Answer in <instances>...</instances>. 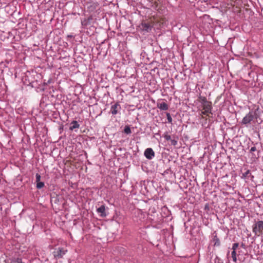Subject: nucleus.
I'll return each mask as SVG.
<instances>
[{"label": "nucleus", "mask_w": 263, "mask_h": 263, "mask_svg": "<svg viewBox=\"0 0 263 263\" xmlns=\"http://www.w3.org/2000/svg\"><path fill=\"white\" fill-rule=\"evenodd\" d=\"M171 143L172 145L175 146L177 144V140L175 139L171 140Z\"/></svg>", "instance_id": "20"}, {"label": "nucleus", "mask_w": 263, "mask_h": 263, "mask_svg": "<svg viewBox=\"0 0 263 263\" xmlns=\"http://www.w3.org/2000/svg\"><path fill=\"white\" fill-rule=\"evenodd\" d=\"M202 108L204 111L201 112V114L208 116L209 113H211L212 109V103L207 104H203V105H202Z\"/></svg>", "instance_id": "6"}, {"label": "nucleus", "mask_w": 263, "mask_h": 263, "mask_svg": "<svg viewBox=\"0 0 263 263\" xmlns=\"http://www.w3.org/2000/svg\"><path fill=\"white\" fill-rule=\"evenodd\" d=\"M153 25L151 23L146 22H142L139 26V29L142 31L149 32L151 31Z\"/></svg>", "instance_id": "3"}, {"label": "nucleus", "mask_w": 263, "mask_h": 263, "mask_svg": "<svg viewBox=\"0 0 263 263\" xmlns=\"http://www.w3.org/2000/svg\"><path fill=\"white\" fill-rule=\"evenodd\" d=\"M253 232L257 236L263 234V221H258L253 226Z\"/></svg>", "instance_id": "1"}, {"label": "nucleus", "mask_w": 263, "mask_h": 263, "mask_svg": "<svg viewBox=\"0 0 263 263\" xmlns=\"http://www.w3.org/2000/svg\"><path fill=\"white\" fill-rule=\"evenodd\" d=\"M245 245H244V244H243V243H242V244L241 245V247H243V248H245Z\"/></svg>", "instance_id": "24"}, {"label": "nucleus", "mask_w": 263, "mask_h": 263, "mask_svg": "<svg viewBox=\"0 0 263 263\" xmlns=\"http://www.w3.org/2000/svg\"><path fill=\"white\" fill-rule=\"evenodd\" d=\"M157 107L161 110H166L168 108V105L165 102L157 103Z\"/></svg>", "instance_id": "9"}, {"label": "nucleus", "mask_w": 263, "mask_h": 263, "mask_svg": "<svg viewBox=\"0 0 263 263\" xmlns=\"http://www.w3.org/2000/svg\"><path fill=\"white\" fill-rule=\"evenodd\" d=\"M232 257L233 258V260L234 261V262H236L237 261V257H236V251L235 250H233V251L232 252Z\"/></svg>", "instance_id": "13"}, {"label": "nucleus", "mask_w": 263, "mask_h": 263, "mask_svg": "<svg viewBox=\"0 0 263 263\" xmlns=\"http://www.w3.org/2000/svg\"><path fill=\"white\" fill-rule=\"evenodd\" d=\"M35 178H36V182L40 181L41 176L39 174H37V173L36 174Z\"/></svg>", "instance_id": "21"}, {"label": "nucleus", "mask_w": 263, "mask_h": 263, "mask_svg": "<svg viewBox=\"0 0 263 263\" xmlns=\"http://www.w3.org/2000/svg\"><path fill=\"white\" fill-rule=\"evenodd\" d=\"M166 117H167L168 122L170 123H172V118L171 114L170 113H168V112L166 113Z\"/></svg>", "instance_id": "17"}, {"label": "nucleus", "mask_w": 263, "mask_h": 263, "mask_svg": "<svg viewBox=\"0 0 263 263\" xmlns=\"http://www.w3.org/2000/svg\"><path fill=\"white\" fill-rule=\"evenodd\" d=\"M124 132L126 134H130L132 133L131 129L128 126H126L124 128Z\"/></svg>", "instance_id": "14"}, {"label": "nucleus", "mask_w": 263, "mask_h": 263, "mask_svg": "<svg viewBox=\"0 0 263 263\" xmlns=\"http://www.w3.org/2000/svg\"><path fill=\"white\" fill-rule=\"evenodd\" d=\"M121 109V106L118 102L116 103L115 104L111 105L110 107V112L112 115H115L117 114L119 111Z\"/></svg>", "instance_id": "7"}, {"label": "nucleus", "mask_w": 263, "mask_h": 263, "mask_svg": "<svg viewBox=\"0 0 263 263\" xmlns=\"http://www.w3.org/2000/svg\"><path fill=\"white\" fill-rule=\"evenodd\" d=\"M256 151V148L255 146H253L250 149V152H253Z\"/></svg>", "instance_id": "23"}, {"label": "nucleus", "mask_w": 263, "mask_h": 263, "mask_svg": "<svg viewBox=\"0 0 263 263\" xmlns=\"http://www.w3.org/2000/svg\"><path fill=\"white\" fill-rule=\"evenodd\" d=\"M256 115L255 112L250 111L246 116L242 119L241 123L245 124L246 127L248 126V124L251 123L253 120Z\"/></svg>", "instance_id": "2"}, {"label": "nucleus", "mask_w": 263, "mask_h": 263, "mask_svg": "<svg viewBox=\"0 0 263 263\" xmlns=\"http://www.w3.org/2000/svg\"><path fill=\"white\" fill-rule=\"evenodd\" d=\"M214 241H215V246H219L220 244L219 239L216 236L214 238Z\"/></svg>", "instance_id": "15"}, {"label": "nucleus", "mask_w": 263, "mask_h": 263, "mask_svg": "<svg viewBox=\"0 0 263 263\" xmlns=\"http://www.w3.org/2000/svg\"><path fill=\"white\" fill-rule=\"evenodd\" d=\"M97 211L98 213L100 214V216L102 217H104L106 216L105 213V206L104 205H102L101 206L97 209Z\"/></svg>", "instance_id": "8"}, {"label": "nucleus", "mask_w": 263, "mask_h": 263, "mask_svg": "<svg viewBox=\"0 0 263 263\" xmlns=\"http://www.w3.org/2000/svg\"><path fill=\"white\" fill-rule=\"evenodd\" d=\"M163 137L167 141L171 140V136L167 134H164Z\"/></svg>", "instance_id": "18"}, {"label": "nucleus", "mask_w": 263, "mask_h": 263, "mask_svg": "<svg viewBox=\"0 0 263 263\" xmlns=\"http://www.w3.org/2000/svg\"><path fill=\"white\" fill-rule=\"evenodd\" d=\"M14 263H24L22 262V259L20 258H17Z\"/></svg>", "instance_id": "22"}, {"label": "nucleus", "mask_w": 263, "mask_h": 263, "mask_svg": "<svg viewBox=\"0 0 263 263\" xmlns=\"http://www.w3.org/2000/svg\"><path fill=\"white\" fill-rule=\"evenodd\" d=\"M67 252L66 250H64L63 248H58L55 249L53 252L54 257L57 259L61 258Z\"/></svg>", "instance_id": "4"}, {"label": "nucleus", "mask_w": 263, "mask_h": 263, "mask_svg": "<svg viewBox=\"0 0 263 263\" xmlns=\"http://www.w3.org/2000/svg\"><path fill=\"white\" fill-rule=\"evenodd\" d=\"M201 102L202 104V105H203V104H207L209 103H211V102H209L207 100L206 98L205 97H201Z\"/></svg>", "instance_id": "12"}, {"label": "nucleus", "mask_w": 263, "mask_h": 263, "mask_svg": "<svg viewBox=\"0 0 263 263\" xmlns=\"http://www.w3.org/2000/svg\"><path fill=\"white\" fill-rule=\"evenodd\" d=\"M44 186V183L43 182H36V187L39 189L42 188Z\"/></svg>", "instance_id": "16"}, {"label": "nucleus", "mask_w": 263, "mask_h": 263, "mask_svg": "<svg viewBox=\"0 0 263 263\" xmlns=\"http://www.w3.org/2000/svg\"><path fill=\"white\" fill-rule=\"evenodd\" d=\"M251 178H253V176L251 175L250 171L249 170H247L245 173L242 174V178H247L249 177Z\"/></svg>", "instance_id": "11"}, {"label": "nucleus", "mask_w": 263, "mask_h": 263, "mask_svg": "<svg viewBox=\"0 0 263 263\" xmlns=\"http://www.w3.org/2000/svg\"><path fill=\"white\" fill-rule=\"evenodd\" d=\"M71 124L72 125L70 127L69 129L71 130H73L75 128H78L80 127V125L79 124L77 121H72Z\"/></svg>", "instance_id": "10"}, {"label": "nucleus", "mask_w": 263, "mask_h": 263, "mask_svg": "<svg viewBox=\"0 0 263 263\" xmlns=\"http://www.w3.org/2000/svg\"><path fill=\"white\" fill-rule=\"evenodd\" d=\"M144 155L147 159L151 160L155 156V152L152 148H147L145 150Z\"/></svg>", "instance_id": "5"}, {"label": "nucleus", "mask_w": 263, "mask_h": 263, "mask_svg": "<svg viewBox=\"0 0 263 263\" xmlns=\"http://www.w3.org/2000/svg\"><path fill=\"white\" fill-rule=\"evenodd\" d=\"M238 246H239V243H234L233 245V247H232L233 250L236 251V249L238 248Z\"/></svg>", "instance_id": "19"}]
</instances>
